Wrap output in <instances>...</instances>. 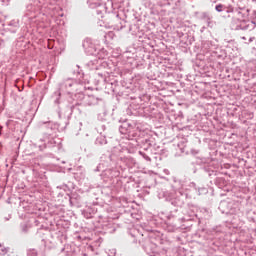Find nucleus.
I'll return each instance as SVG.
<instances>
[{"label":"nucleus","mask_w":256,"mask_h":256,"mask_svg":"<svg viewBox=\"0 0 256 256\" xmlns=\"http://www.w3.org/2000/svg\"><path fill=\"white\" fill-rule=\"evenodd\" d=\"M216 11H218L219 13H221V11H223V5H217V6H216Z\"/></svg>","instance_id":"obj_1"}]
</instances>
